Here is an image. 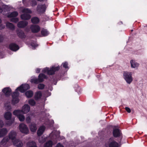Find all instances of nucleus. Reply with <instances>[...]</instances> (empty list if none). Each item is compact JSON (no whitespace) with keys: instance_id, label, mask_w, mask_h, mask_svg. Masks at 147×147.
I'll return each mask as SVG.
<instances>
[{"instance_id":"29","label":"nucleus","mask_w":147,"mask_h":147,"mask_svg":"<svg viewBox=\"0 0 147 147\" xmlns=\"http://www.w3.org/2000/svg\"><path fill=\"white\" fill-rule=\"evenodd\" d=\"M27 145L28 147H37L36 143L33 141L28 142Z\"/></svg>"},{"instance_id":"18","label":"nucleus","mask_w":147,"mask_h":147,"mask_svg":"<svg viewBox=\"0 0 147 147\" xmlns=\"http://www.w3.org/2000/svg\"><path fill=\"white\" fill-rule=\"evenodd\" d=\"M9 140V139L7 137L4 138L0 142V147H7L6 144Z\"/></svg>"},{"instance_id":"16","label":"nucleus","mask_w":147,"mask_h":147,"mask_svg":"<svg viewBox=\"0 0 147 147\" xmlns=\"http://www.w3.org/2000/svg\"><path fill=\"white\" fill-rule=\"evenodd\" d=\"M28 22L26 21H21L19 22L17 24L18 26L20 28H24L28 24Z\"/></svg>"},{"instance_id":"39","label":"nucleus","mask_w":147,"mask_h":147,"mask_svg":"<svg viewBox=\"0 0 147 147\" xmlns=\"http://www.w3.org/2000/svg\"><path fill=\"white\" fill-rule=\"evenodd\" d=\"M38 88L40 89H42L45 87V85L42 84H40L38 85Z\"/></svg>"},{"instance_id":"37","label":"nucleus","mask_w":147,"mask_h":147,"mask_svg":"<svg viewBox=\"0 0 147 147\" xmlns=\"http://www.w3.org/2000/svg\"><path fill=\"white\" fill-rule=\"evenodd\" d=\"M29 103L32 106H34L35 104V102L33 99H30L28 101Z\"/></svg>"},{"instance_id":"21","label":"nucleus","mask_w":147,"mask_h":147,"mask_svg":"<svg viewBox=\"0 0 147 147\" xmlns=\"http://www.w3.org/2000/svg\"><path fill=\"white\" fill-rule=\"evenodd\" d=\"M11 90L9 87L5 88L2 90V92L6 96L9 95L11 93Z\"/></svg>"},{"instance_id":"6","label":"nucleus","mask_w":147,"mask_h":147,"mask_svg":"<svg viewBox=\"0 0 147 147\" xmlns=\"http://www.w3.org/2000/svg\"><path fill=\"white\" fill-rule=\"evenodd\" d=\"M19 129L21 132L25 134H27L29 132V129L27 126L23 123H21L19 125Z\"/></svg>"},{"instance_id":"11","label":"nucleus","mask_w":147,"mask_h":147,"mask_svg":"<svg viewBox=\"0 0 147 147\" xmlns=\"http://www.w3.org/2000/svg\"><path fill=\"white\" fill-rule=\"evenodd\" d=\"M46 7V5L45 4L38 5L37 8V10L40 13H42L45 11Z\"/></svg>"},{"instance_id":"17","label":"nucleus","mask_w":147,"mask_h":147,"mask_svg":"<svg viewBox=\"0 0 147 147\" xmlns=\"http://www.w3.org/2000/svg\"><path fill=\"white\" fill-rule=\"evenodd\" d=\"M32 32L34 33L38 32L40 30L39 26L37 25H32L30 27Z\"/></svg>"},{"instance_id":"50","label":"nucleus","mask_w":147,"mask_h":147,"mask_svg":"<svg viewBox=\"0 0 147 147\" xmlns=\"http://www.w3.org/2000/svg\"><path fill=\"white\" fill-rule=\"evenodd\" d=\"M3 11V10L0 7V14Z\"/></svg>"},{"instance_id":"35","label":"nucleus","mask_w":147,"mask_h":147,"mask_svg":"<svg viewBox=\"0 0 147 147\" xmlns=\"http://www.w3.org/2000/svg\"><path fill=\"white\" fill-rule=\"evenodd\" d=\"M30 1V0H22L23 4L26 6H29Z\"/></svg>"},{"instance_id":"5","label":"nucleus","mask_w":147,"mask_h":147,"mask_svg":"<svg viewBox=\"0 0 147 147\" xmlns=\"http://www.w3.org/2000/svg\"><path fill=\"white\" fill-rule=\"evenodd\" d=\"M38 77V79L33 78L31 79L30 82L32 83L37 84L40 82H42L44 81V79L46 78V76L43 74H39Z\"/></svg>"},{"instance_id":"38","label":"nucleus","mask_w":147,"mask_h":147,"mask_svg":"<svg viewBox=\"0 0 147 147\" xmlns=\"http://www.w3.org/2000/svg\"><path fill=\"white\" fill-rule=\"evenodd\" d=\"M27 117H26V121L27 123H29L31 121V118L29 114L27 115Z\"/></svg>"},{"instance_id":"23","label":"nucleus","mask_w":147,"mask_h":147,"mask_svg":"<svg viewBox=\"0 0 147 147\" xmlns=\"http://www.w3.org/2000/svg\"><path fill=\"white\" fill-rule=\"evenodd\" d=\"M8 131L6 128L0 129V138H2L7 134Z\"/></svg>"},{"instance_id":"48","label":"nucleus","mask_w":147,"mask_h":147,"mask_svg":"<svg viewBox=\"0 0 147 147\" xmlns=\"http://www.w3.org/2000/svg\"><path fill=\"white\" fill-rule=\"evenodd\" d=\"M7 107V108L6 109L7 110H10L11 109V106L9 105H8V106Z\"/></svg>"},{"instance_id":"4","label":"nucleus","mask_w":147,"mask_h":147,"mask_svg":"<svg viewBox=\"0 0 147 147\" xmlns=\"http://www.w3.org/2000/svg\"><path fill=\"white\" fill-rule=\"evenodd\" d=\"M59 69V67H52L50 68V69L47 67L44 68L42 70V72L43 73L47 72L48 74L49 75H52L55 74V72L58 71Z\"/></svg>"},{"instance_id":"10","label":"nucleus","mask_w":147,"mask_h":147,"mask_svg":"<svg viewBox=\"0 0 147 147\" xmlns=\"http://www.w3.org/2000/svg\"><path fill=\"white\" fill-rule=\"evenodd\" d=\"M60 134V132L59 131H53L50 134V136L53 135V138H52V139H53L55 138L56 140L55 141L57 142L58 138L59 136V135Z\"/></svg>"},{"instance_id":"44","label":"nucleus","mask_w":147,"mask_h":147,"mask_svg":"<svg viewBox=\"0 0 147 147\" xmlns=\"http://www.w3.org/2000/svg\"><path fill=\"white\" fill-rule=\"evenodd\" d=\"M4 38L3 36L0 34V42H2L4 40Z\"/></svg>"},{"instance_id":"13","label":"nucleus","mask_w":147,"mask_h":147,"mask_svg":"<svg viewBox=\"0 0 147 147\" xmlns=\"http://www.w3.org/2000/svg\"><path fill=\"white\" fill-rule=\"evenodd\" d=\"M46 127L44 125L40 126L38 128L37 131L38 136H41L44 133L45 129Z\"/></svg>"},{"instance_id":"9","label":"nucleus","mask_w":147,"mask_h":147,"mask_svg":"<svg viewBox=\"0 0 147 147\" xmlns=\"http://www.w3.org/2000/svg\"><path fill=\"white\" fill-rule=\"evenodd\" d=\"M29 88L30 86L28 84H25L24 85H21L20 87H18L16 90H18L21 92L23 93Z\"/></svg>"},{"instance_id":"47","label":"nucleus","mask_w":147,"mask_h":147,"mask_svg":"<svg viewBox=\"0 0 147 147\" xmlns=\"http://www.w3.org/2000/svg\"><path fill=\"white\" fill-rule=\"evenodd\" d=\"M3 125V122L2 121L0 120V128L2 127Z\"/></svg>"},{"instance_id":"43","label":"nucleus","mask_w":147,"mask_h":147,"mask_svg":"<svg viewBox=\"0 0 147 147\" xmlns=\"http://www.w3.org/2000/svg\"><path fill=\"white\" fill-rule=\"evenodd\" d=\"M68 63L67 62L64 63L63 64V67L65 68H68V67L67 66Z\"/></svg>"},{"instance_id":"22","label":"nucleus","mask_w":147,"mask_h":147,"mask_svg":"<svg viewBox=\"0 0 147 147\" xmlns=\"http://www.w3.org/2000/svg\"><path fill=\"white\" fill-rule=\"evenodd\" d=\"M131 67L133 68H137L139 66V64L135 61L131 60L130 61Z\"/></svg>"},{"instance_id":"40","label":"nucleus","mask_w":147,"mask_h":147,"mask_svg":"<svg viewBox=\"0 0 147 147\" xmlns=\"http://www.w3.org/2000/svg\"><path fill=\"white\" fill-rule=\"evenodd\" d=\"M10 21L12 22H13L15 23H17L19 19L17 18H14L11 19Z\"/></svg>"},{"instance_id":"31","label":"nucleus","mask_w":147,"mask_h":147,"mask_svg":"<svg viewBox=\"0 0 147 147\" xmlns=\"http://www.w3.org/2000/svg\"><path fill=\"white\" fill-rule=\"evenodd\" d=\"M25 95L28 98H30L33 96V93L31 91H28L26 92Z\"/></svg>"},{"instance_id":"52","label":"nucleus","mask_w":147,"mask_h":147,"mask_svg":"<svg viewBox=\"0 0 147 147\" xmlns=\"http://www.w3.org/2000/svg\"><path fill=\"white\" fill-rule=\"evenodd\" d=\"M1 19L0 18V24L1 23Z\"/></svg>"},{"instance_id":"3","label":"nucleus","mask_w":147,"mask_h":147,"mask_svg":"<svg viewBox=\"0 0 147 147\" xmlns=\"http://www.w3.org/2000/svg\"><path fill=\"white\" fill-rule=\"evenodd\" d=\"M105 145L106 147H118V144L111 138L106 141Z\"/></svg>"},{"instance_id":"20","label":"nucleus","mask_w":147,"mask_h":147,"mask_svg":"<svg viewBox=\"0 0 147 147\" xmlns=\"http://www.w3.org/2000/svg\"><path fill=\"white\" fill-rule=\"evenodd\" d=\"M16 133L14 131H11L9 134V138L12 140V141L15 140L16 136Z\"/></svg>"},{"instance_id":"49","label":"nucleus","mask_w":147,"mask_h":147,"mask_svg":"<svg viewBox=\"0 0 147 147\" xmlns=\"http://www.w3.org/2000/svg\"><path fill=\"white\" fill-rule=\"evenodd\" d=\"M40 70V68H37L36 70V72L37 73H39Z\"/></svg>"},{"instance_id":"15","label":"nucleus","mask_w":147,"mask_h":147,"mask_svg":"<svg viewBox=\"0 0 147 147\" xmlns=\"http://www.w3.org/2000/svg\"><path fill=\"white\" fill-rule=\"evenodd\" d=\"M113 134L115 137H118L121 136V133L119 129H113Z\"/></svg>"},{"instance_id":"25","label":"nucleus","mask_w":147,"mask_h":147,"mask_svg":"<svg viewBox=\"0 0 147 147\" xmlns=\"http://www.w3.org/2000/svg\"><path fill=\"white\" fill-rule=\"evenodd\" d=\"M12 114L10 112H6L4 115V117L5 119L7 120H10Z\"/></svg>"},{"instance_id":"30","label":"nucleus","mask_w":147,"mask_h":147,"mask_svg":"<svg viewBox=\"0 0 147 147\" xmlns=\"http://www.w3.org/2000/svg\"><path fill=\"white\" fill-rule=\"evenodd\" d=\"M53 144L52 141L49 140L44 144V147H52Z\"/></svg>"},{"instance_id":"41","label":"nucleus","mask_w":147,"mask_h":147,"mask_svg":"<svg viewBox=\"0 0 147 147\" xmlns=\"http://www.w3.org/2000/svg\"><path fill=\"white\" fill-rule=\"evenodd\" d=\"M31 45L32 47V49H35V47L38 46V45L34 43H32L31 44Z\"/></svg>"},{"instance_id":"2","label":"nucleus","mask_w":147,"mask_h":147,"mask_svg":"<svg viewBox=\"0 0 147 147\" xmlns=\"http://www.w3.org/2000/svg\"><path fill=\"white\" fill-rule=\"evenodd\" d=\"M22 12L24 13L21 16V18L22 19L28 20L30 19L31 16L29 13L32 12L28 8H24L23 9Z\"/></svg>"},{"instance_id":"46","label":"nucleus","mask_w":147,"mask_h":147,"mask_svg":"<svg viewBox=\"0 0 147 147\" xmlns=\"http://www.w3.org/2000/svg\"><path fill=\"white\" fill-rule=\"evenodd\" d=\"M55 147H64L63 145L60 143H58L57 144Z\"/></svg>"},{"instance_id":"51","label":"nucleus","mask_w":147,"mask_h":147,"mask_svg":"<svg viewBox=\"0 0 147 147\" xmlns=\"http://www.w3.org/2000/svg\"><path fill=\"white\" fill-rule=\"evenodd\" d=\"M5 28V26H2V28Z\"/></svg>"},{"instance_id":"26","label":"nucleus","mask_w":147,"mask_h":147,"mask_svg":"<svg viewBox=\"0 0 147 147\" xmlns=\"http://www.w3.org/2000/svg\"><path fill=\"white\" fill-rule=\"evenodd\" d=\"M6 27L10 30H13L15 29L14 25L11 23L9 22H7L6 23Z\"/></svg>"},{"instance_id":"12","label":"nucleus","mask_w":147,"mask_h":147,"mask_svg":"<svg viewBox=\"0 0 147 147\" xmlns=\"http://www.w3.org/2000/svg\"><path fill=\"white\" fill-rule=\"evenodd\" d=\"M30 110V107L28 105L26 104L23 107L21 112L24 114H26Z\"/></svg>"},{"instance_id":"33","label":"nucleus","mask_w":147,"mask_h":147,"mask_svg":"<svg viewBox=\"0 0 147 147\" xmlns=\"http://www.w3.org/2000/svg\"><path fill=\"white\" fill-rule=\"evenodd\" d=\"M32 22L33 24H36L39 22V19L36 17L32 18L31 19Z\"/></svg>"},{"instance_id":"1","label":"nucleus","mask_w":147,"mask_h":147,"mask_svg":"<svg viewBox=\"0 0 147 147\" xmlns=\"http://www.w3.org/2000/svg\"><path fill=\"white\" fill-rule=\"evenodd\" d=\"M123 78L126 82L128 84H130L133 81L132 72L128 71H124L123 74Z\"/></svg>"},{"instance_id":"34","label":"nucleus","mask_w":147,"mask_h":147,"mask_svg":"<svg viewBox=\"0 0 147 147\" xmlns=\"http://www.w3.org/2000/svg\"><path fill=\"white\" fill-rule=\"evenodd\" d=\"M41 33L42 35L44 36H47L49 34V32L45 29H43L41 31Z\"/></svg>"},{"instance_id":"28","label":"nucleus","mask_w":147,"mask_h":147,"mask_svg":"<svg viewBox=\"0 0 147 147\" xmlns=\"http://www.w3.org/2000/svg\"><path fill=\"white\" fill-rule=\"evenodd\" d=\"M17 35L19 37L21 38H23L25 36L24 32L21 30H19L18 31Z\"/></svg>"},{"instance_id":"7","label":"nucleus","mask_w":147,"mask_h":147,"mask_svg":"<svg viewBox=\"0 0 147 147\" xmlns=\"http://www.w3.org/2000/svg\"><path fill=\"white\" fill-rule=\"evenodd\" d=\"M21 111L20 110H16L13 111V114L16 115L19 120L21 121H24L25 119L24 116L21 114Z\"/></svg>"},{"instance_id":"36","label":"nucleus","mask_w":147,"mask_h":147,"mask_svg":"<svg viewBox=\"0 0 147 147\" xmlns=\"http://www.w3.org/2000/svg\"><path fill=\"white\" fill-rule=\"evenodd\" d=\"M46 139L43 137H41L39 138L38 140L39 142L41 143H44L46 140Z\"/></svg>"},{"instance_id":"8","label":"nucleus","mask_w":147,"mask_h":147,"mask_svg":"<svg viewBox=\"0 0 147 147\" xmlns=\"http://www.w3.org/2000/svg\"><path fill=\"white\" fill-rule=\"evenodd\" d=\"M19 93L17 92V90H16L15 91L13 92L12 95V101L13 104L17 103L19 102Z\"/></svg>"},{"instance_id":"42","label":"nucleus","mask_w":147,"mask_h":147,"mask_svg":"<svg viewBox=\"0 0 147 147\" xmlns=\"http://www.w3.org/2000/svg\"><path fill=\"white\" fill-rule=\"evenodd\" d=\"M31 4L32 6H33L36 5L37 3L35 0H32L31 1Z\"/></svg>"},{"instance_id":"45","label":"nucleus","mask_w":147,"mask_h":147,"mask_svg":"<svg viewBox=\"0 0 147 147\" xmlns=\"http://www.w3.org/2000/svg\"><path fill=\"white\" fill-rule=\"evenodd\" d=\"M125 110L127 111L128 113H130L131 112V110L128 107H126L125 108Z\"/></svg>"},{"instance_id":"14","label":"nucleus","mask_w":147,"mask_h":147,"mask_svg":"<svg viewBox=\"0 0 147 147\" xmlns=\"http://www.w3.org/2000/svg\"><path fill=\"white\" fill-rule=\"evenodd\" d=\"M29 127L31 131L33 132H36L37 129L36 124L34 122H32L30 124Z\"/></svg>"},{"instance_id":"24","label":"nucleus","mask_w":147,"mask_h":147,"mask_svg":"<svg viewBox=\"0 0 147 147\" xmlns=\"http://www.w3.org/2000/svg\"><path fill=\"white\" fill-rule=\"evenodd\" d=\"M10 49L13 51H16L19 49L18 46L14 43H11L9 45Z\"/></svg>"},{"instance_id":"27","label":"nucleus","mask_w":147,"mask_h":147,"mask_svg":"<svg viewBox=\"0 0 147 147\" xmlns=\"http://www.w3.org/2000/svg\"><path fill=\"white\" fill-rule=\"evenodd\" d=\"M18 13L17 11H13L10 13H9L8 14L7 16L8 18H12L16 17L17 16Z\"/></svg>"},{"instance_id":"32","label":"nucleus","mask_w":147,"mask_h":147,"mask_svg":"<svg viewBox=\"0 0 147 147\" xmlns=\"http://www.w3.org/2000/svg\"><path fill=\"white\" fill-rule=\"evenodd\" d=\"M42 95V93L40 92H38L35 94V99L36 100H37L38 99L40 98L41 97Z\"/></svg>"},{"instance_id":"19","label":"nucleus","mask_w":147,"mask_h":147,"mask_svg":"<svg viewBox=\"0 0 147 147\" xmlns=\"http://www.w3.org/2000/svg\"><path fill=\"white\" fill-rule=\"evenodd\" d=\"M13 145L18 147H21L23 145L22 142L18 139H15L12 141Z\"/></svg>"}]
</instances>
